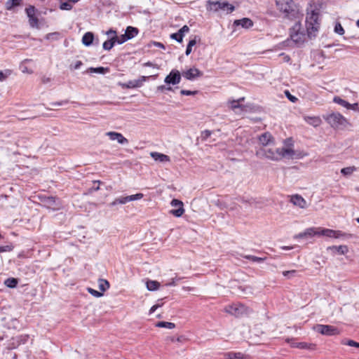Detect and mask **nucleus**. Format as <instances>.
I'll return each mask as SVG.
<instances>
[{
    "mask_svg": "<svg viewBox=\"0 0 359 359\" xmlns=\"http://www.w3.org/2000/svg\"><path fill=\"white\" fill-rule=\"evenodd\" d=\"M277 9L284 15V18L291 20H301L303 15L299 6L293 0H276Z\"/></svg>",
    "mask_w": 359,
    "mask_h": 359,
    "instance_id": "1",
    "label": "nucleus"
},
{
    "mask_svg": "<svg viewBox=\"0 0 359 359\" xmlns=\"http://www.w3.org/2000/svg\"><path fill=\"white\" fill-rule=\"evenodd\" d=\"M320 25V12L318 9L308 11L306 18V26L308 36L311 39L316 37Z\"/></svg>",
    "mask_w": 359,
    "mask_h": 359,
    "instance_id": "2",
    "label": "nucleus"
},
{
    "mask_svg": "<svg viewBox=\"0 0 359 359\" xmlns=\"http://www.w3.org/2000/svg\"><path fill=\"white\" fill-rule=\"evenodd\" d=\"M326 122L335 130H344L351 126L348 120L339 112H333L324 116Z\"/></svg>",
    "mask_w": 359,
    "mask_h": 359,
    "instance_id": "3",
    "label": "nucleus"
},
{
    "mask_svg": "<svg viewBox=\"0 0 359 359\" xmlns=\"http://www.w3.org/2000/svg\"><path fill=\"white\" fill-rule=\"evenodd\" d=\"M206 10L210 12L224 11L229 14L235 10L234 6L226 1H214L208 0L206 2Z\"/></svg>",
    "mask_w": 359,
    "mask_h": 359,
    "instance_id": "4",
    "label": "nucleus"
},
{
    "mask_svg": "<svg viewBox=\"0 0 359 359\" xmlns=\"http://www.w3.org/2000/svg\"><path fill=\"white\" fill-rule=\"evenodd\" d=\"M224 311L236 317H241L248 314L250 312V309L245 305L237 302L225 306Z\"/></svg>",
    "mask_w": 359,
    "mask_h": 359,
    "instance_id": "5",
    "label": "nucleus"
},
{
    "mask_svg": "<svg viewBox=\"0 0 359 359\" xmlns=\"http://www.w3.org/2000/svg\"><path fill=\"white\" fill-rule=\"evenodd\" d=\"M256 156L259 158H265L271 161H277L280 160L278 148L262 147L256 151Z\"/></svg>",
    "mask_w": 359,
    "mask_h": 359,
    "instance_id": "6",
    "label": "nucleus"
},
{
    "mask_svg": "<svg viewBox=\"0 0 359 359\" xmlns=\"http://www.w3.org/2000/svg\"><path fill=\"white\" fill-rule=\"evenodd\" d=\"M290 38L297 44H302L305 41L306 35L301 31L300 20H298L291 28Z\"/></svg>",
    "mask_w": 359,
    "mask_h": 359,
    "instance_id": "7",
    "label": "nucleus"
},
{
    "mask_svg": "<svg viewBox=\"0 0 359 359\" xmlns=\"http://www.w3.org/2000/svg\"><path fill=\"white\" fill-rule=\"evenodd\" d=\"M313 330L323 335L327 336H334L340 334V331L338 328L329 325L318 324L313 327Z\"/></svg>",
    "mask_w": 359,
    "mask_h": 359,
    "instance_id": "8",
    "label": "nucleus"
},
{
    "mask_svg": "<svg viewBox=\"0 0 359 359\" xmlns=\"http://www.w3.org/2000/svg\"><path fill=\"white\" fill-rule=\"evenodd\" d=\"M26 14L29 18V24L33 28H39V19L36 15L37 10L33 6H29L25 8Z\"/></svg>",
    "mask_w": 359,
    "mask_h": 359,
    "instance_id": "9",
    "label": "nucleus"
},
{
    "mask_svg": "<svg viewBox=\"0 0 359 359\" xmlns=\"http://www.w3.org/2000/svg\"><path fill=\"white\" fill-rule=\"evenodd\" d=\"M170 205H171V206L177 208V209L171 210L170 211V214H172V215H174L177 217H180L184 214V209L183 207L184 205L181 201L178 200V199H172L170 202Z\"/></svg>",
    "mask_w": 359,
    "mask_h": 359,
    "instance_id": "10",
    "label": "nucleus"
},
{
    "mask_svg": "<svg viewBox=\"0 0 359 359\" xmlns=\"http://www.w3.org/2000/svg\"><path fill=\"white\" fill-rule=\"evenodd\" d=\"M181 81V74L178 70L172 69L170 74L165 78V83L167 84L176 85Z\"/></svg>",
    "mask_w": 359,
    "mask_h": 359,
    "instance_id": "11",
    "label": "nucleus"
},
{
    "mask_svg": "<svg viewBox=\"0 0 359 359\" xmlns=\"http://www.w3.org/2000/svg\"><path fill=\"white\" fill-rule=\"evenodd\" d=\"M344 235V233L340 231H335L330 229H324L319 227V236H324L329 238H338Z\"/></svg>",
    "mask_w": 359,
    "mask_h": 359,
    "instance_id": "12",
    "label": "nucleus"
},
{
    "mask_svg": "<svg viewBox=\"0 0 359 359\" xmlns=\"http://www.w3.org/2000/svg\"><path fill=\"white\" fill-rule=\"evenodd\" d=\"M290 202L294 206L304 209L307 207L306 201L299 194H294L290 196Z\"/></svg>",
    "mask_w": 359,
    "mask_h": 359,
    "instance_id": "13",
    "label": "nucleus"
},
{
    "mask_svg": "<svg viewBox=\"0 0 359 359\" xmlns=\"http://www.w3.org/2000/svg\"><path fill=\"white\" fill-rule=\"evenodd\" d=\"M202 72L197 68L193 67L182 72V76L187 80H194L202 76Z\"/></svg>",
    "mask_w": 359,
    "mask_h": 359,
    "instance_id": "14",
    "label": "nucleus"
},
{
    "mask_svg": "<svg viewBox=\"0 0 359 359\" xmlns=\"http://www.w3.org/2000/svg\"><path fill=\"white\" fill-rule=\"evenodd\" d=\"M111 140H116L119 144H126L128 140L121 133L117 132H107L106 133Z\"/></svg>",
    "mask_w": 359,
    "mask_h": 359,
    "instance_id": "15",
    "label": "nucleus"
},
{
    "mask_svg": "<svg viewBox=\"0 0 359 359\" xmlns=\"http://www.w3.org/2000/svg\"><path fill=\"white\" fill-rule=\"evenodd\" d=\"M224 359H252L248 355H245L241 352H226L224 353Z\"/></svg>",
    "mask_w": 359,
    "mask_h": 359,
    "instance_id": "16",
    "label": "nucleus"
},
{
    "mask_svg": "<svg viewBox=\"0 0 359 359\" xmlns=\"http://www.w3.org/2000/svg\"><path fill=\"white\" fill-rule=\"evenodd\" d=\"M148 77L145 76H140L138 79L131 80L126 83V86L128 88H140L143 85V83L146 81Z\"/></svg>",
    "mask_w": 359,
    "mask_h": 359,
    "instance_id": "17",
    "label": "nucleus"
},
{
    "mask_svg": "<svg viewBox=\"0 0 359 359\" xmlns=\"http://www.w3.org/2000/svg\"><path fill=\"white\" fill-rule=\"evenodd\" d=\"M233 25L235 27L241 26L244 29H249L253 26V22L250 18H243L240 20H234Z\"/></svg>",
    "mask_w": 359,
    "mask_h": 359,
    "instance_id": "18",
    "label": "nucleus"
},
{
    "mask_svg": "<svg viewBox=\"0 0 359 359\" xmlns=\"http://www.w3.org/2000/svg\"><path fill=\"white\" fill-rule=\"evenodd\" d=\"M259 141L263 147H266L273 143V138L269 133H264L259 136Z\"/></svg>",
    "mask_w": 359,
    "mask_h": 359,
    "instance_id": "19",
    "label": "nucleus"
},
{
    "mask_svg": "<svg viewBox=\"0 0 359 359\" xmlns=\"http://www.w3.org/2000/svg\"><path fill=\"white\" fill-rule=\"evenodd\" d=\"M46 205L53 210H59L60 208V203L57 198L53 196L48 197L45 200Z\"/></svg>",
    "mask_w": 359,
    "mask_h": 359,
    "instance_id": "20",
    "label": "nucleus"
},
{
    "mask_svg": "<svg viewBox=\"0 0 359 359\" xmlns=\"http://www.w3.org/2000/svg\"><path fill=\"white\" fill-rule=\"evenodd\" d=\"M304 119L308 124L313 127H318L322 123V121L319 116H306L304 117Z\"/></svg>",
    "mask_w": 359,
    "mask_h": 359,
    "instance_id": "21",
    "label": "nucleus"
},
{
    "mask_svg": "<svg viewBox=\"0 0 359 359\" xmlns=\"http://www.w3.org/2000/svg\"><path fill=\"white\" fill-rule=\"evenodd\" d=\"M280 153V160L284 157L292 158L294 156V151L292 148L282 147L278 148Z\"/></svg>",
    "mask_w": 359,
    "mask_h": 359,
    "instance_id": "22",
    "label": "nucleus"
},
{
    "mask_svg": "<svg viewBox=\"0 0 359 359\" xmlns=\"http://www.w3.org/2000/svg\"><path fill=\"white\" fill-rule=\"evenodd\" d=\"M150 155L156 161L170 162V158L168 156L161 153L154 151L151 152Z\"/></svg>",
    "mask_w": 359,
    "mask_h": 359,
    "instance_id": "23",
    "label": "nucleus"
},
{
    "mask_svg": "<svg viewBox=\"0 0 359 359\" xmlns=\"http://www.w3.org/2000/svg\"><path fill=\"white\" fill-rule=\"evenodd\" d=\"M94 39L93 34L92 32H86L82 38V43L86 46H89L93 43Z\"/></svg>",
    "mask_w": 359,
    "mask_h": 359,
    "instance_id": "24",
    "label": "nucleus"
},
{
    "mask_svg": "<svg viewBox=\"0 0 359 359\" xmlns=\"http://www.w3.org/2000/svg\"><path fill=\"white\" fill-rule=\"evenodd\" d=\"M125 34L130 40L137 35L138 29L136 27L128 26L126 29Z\"/></svg>",
    "mask_w": 359,
    "mask_h": 359,
    "instance_id": "25",
    "label": "nucleus"
},
{
    "mask_svg": "<svg viewBox=\"0 0 359 359\" xmlns=\"http://www.w3.org/2000/svg\"><path fill=\"white\" fill-rule=\"evenodd\" d=\"M305 237H312L314 236H319V227H310L306 229L304 231Z\"/></svg>",
    "mask_w": 359,
    "mask_h": 359,
    "instance_id": "26",
    "label": "nucleus"
},
{
    "mask_svg": "<svg viewBox=\"0 0 359 359\" xmlns=\"http://www.w3.org/2000/svg\"><path fill=\"white\" fill-rule=\"evenodd\" d=\"M22 0H8L6 3V8L8 11L12 10L15 6H20Z\"/></svg>",
    "mask_w": 359,
    "mask_h": 359,
    "instance_id": "27",
    "label": "nucleus"
},
{
    "mask_svg": "<svg viewBox=\"0 0 359 359\" xmlns=\"http://www.w3.org/2000/svg\"><path fill=\"white\" fill-rule=\"evenodd\" d=\"M198 40H199V38L197 36H195L189 41L185 52L187 55H189L191 53L192 47L196 44Z\"/></svg>",
    "mask_w": 359,
    "mask_h": 359,
    "instance_id": "28",
    "label": "nucleus"
},
{
    "mask_svg": "<svg viewBox=\"0 0 359 359\" xmlns=\"http://www.w3.org/2000/svg\"><path fill=\"white\" fill-rule=\"evenodd\" d=\"M98 287L101 292H104L109 288V283L107 280L99 279Z\"/></svg>",
    "mask_w": 359,
    "mask_h": 359,
    "instance_id": "29",
    "label": "nucleus"
},
{
    "mask_svg": "<svg viewBox=\"0 0 359 359\" xmlns=\"http://www.w3.org/2000/svg\"><path fill=\"white\" fill-rule=\"evenodd\" d=\"M146 285L148 290L154 291L158 289L160 283L156 280H148Z\"/></svg>",
    "mask_w": 359,
    "mask_h": 359,
    "instance_id": "30",
    "label": "nucleus"
},
{
    "mask_svg": "<svg viewBox=\"0 0 359 359\" xmlns=\"http://www.w3.org/2000/svg\"><path fill=\"white\" fill-rule=\"evenodd\" d=\"M297 348L299 349L314 350L316 349V344L306 342H299Z\"/></svg>",
    "mask_w": 359,
    "mask_h": 359,
    "instance_id": "31",
    "label": "nucleus"
},
{
    "mask_svg": "<svg viewBox=\"0 0 359 359\" xmlns=\"http://www.w3.org/2000/svg\"><path fill=\"white\" fill-rule=\"evenodd\" d=\"M156 326L158 327H164L167 329H173L175 327V325L172 323L170 322H164L160 321L156 324Z\"/></svg>",
    "mask_w": 359,
    "mask_h": 359,
    "instance_id": "32",
    "label": "nucleus"
},
{
    "mask_svg": "<svg viewBox=\"0 0 359 359\" xmlns=\"http://www.w3.org/2000/svg\"><path fill=\"white\" fill-rule=\"evenodd\" d=\"M228 104L229 105V107L232 109V110H236L237 109H243V108L244 107L243 105L240 104H239V100H229L228 102Z\"/></svg>",
    "mask_w": 359,
    "mask_h": 359,
    "instance_id": "33",
    "label": "nucleus"
},
{
    "mask_svg": "<svg viewBox=\"0 0 359 359\" xmlns=\"http://www.w3.org/2000/svg\"><path fill=\"white\" fill-rule=\"evenodd\" d=\"M5 285H6L8 287L10 288H14L18 285V280L17 279L14 278H7L4 282Z\"/></svg>",
    "mask_w": 359,
    "mask_h": 359,
    "instance_id": "34",
    "label": "nucleus"
},
{
    "mask_svg": "<svg viewBox=\"0 0 359 359\" xmlns=\"http://www.w3.org/2000/svg\"><path fill=\"white\" fill-rule=\"evenodd\" d=\"M333 102L336 104H338L345 107L346 109H347V107L348 106V102L347 101H346L345 100H343L342 98H341L339 96L334 97Z\"/></svg>",
    "mask_w": 359,
    "mask_h": 359,
    "instance_id": "35",
    "label": "nucleus"
},
{
    "mask_svg": "<svg viewBox=\"0 0 359 359\" xmlns=\"http://www.w3.org/2000/svg\"><path fill=\"white\" fill-rule=\"evenodd\" d=\"M116 43L114 39L111 38L109 40H107L103 43V48L107 50H111L114 44Z\"/></svg>",
    "mask_w": 359,
    "mask_h": 359,
    "instance_id": "36",
    "label": "nucleus"
},
{
    "mask_svg": "<svg viewBox=\"0 0 359 359\" xmlns=\"http://www.w3.org/2000/svg\"><path fill=\"white\" fill-rule=\"evenodd\" d=\"M356 170L357 168L355 166H350L342 168L341 170V173L344 175H351L353 172Z\"/></svg>",
    "mask_w": 359,
    "mask_h": 359,
    "instance_id": "37",
    "label": "nucleus"
},
{
    "mask_svg": "<svg viewBox=\"0 0 359 359\" xmlns=\"http://www.w3.org/2000/svg\"><path fill=\"white\" fill-rule=\"evenodd\" d=\"M89 72H91V73H97V74H105L106 72H108V69L107 68H104L102 67H90L89 69Z\"/></svg>",
    "mask_w": 359,
    "mask_h": 359,
    "instance_id": "38",
    "label": "nucleus"
},
{
    "mask_svg": "<svg viewBox=\"0 0 359 359\" xmlns=\"http://www.w3.org/2000/svg\"><path fill=\"white\" fill-rule=\"evenodd\" d=\"M332 248L334 249L340 255H345L348 251L346 245L333 246Z\"/></svg>",
    "mask_w": 359,
    "mask_h": 359,
    "instance_id": "39",
    "label": "nucleus"
},
{
    "mask_svg": "<svg viewBox=\"0 0 359 359\" xmlns=\"http://www.w3.org/2000/svg\"><path fill=\"white\" fill-rule=\"evenodd\" d=\"M126 203H128V196L120 197L114 200L110 205L114 206L116 204H126Z\"/></svg>",
    "mask_w": 359,
    "mask_h": 359,
    "instance_id": "40",
    "label": "nucleus"
},
{
    "mask_svg": "<svg viewBox=\"0 0 359 359\" xmlns=\"http://www.w3.org/2000/svg\"><path fill=\"white\" fill-rule=\"evenodd\" d=\"M243 257L253 262H262L266 259V258L259 257L254 255H245Z\"/></svg>",
    "mask_w": 359,
    "mask_h": 359,
    "instance_id": "41",
    "label": "nucleus"
},
{
    "mask_svg": "<svg viewBox=\"0 0 359 359\" xmlns=\"http://www.w3.org/2000/svg\"><path fill=\"white\" fill-rule=\"evenodd\" d=\"M114 39V41L116 43H118V44H122L124 42L127 41L128 40H129L127 37V36L126 35V34H121L120 36H116Z\"/></svg>",
    "mask_w": 359,
    "mask_h": 359,
    "instance_id": "42",
    "label": "nucleus"
},
{
    "mask_svg": "<svg viewBox=\"0 0 359 359\" xmlns=\"http://www.w3.org/2000/svg\"><path fill=\"white\" fill-rule=\"evenodd\" d=\"M29 338L28 335H20L15 337L13 340L17 341V346H19L20 344H25Z\"/></svg>",
    "mask_w": 359,
    "mask_h": 359,
    "instance_id": "43",
    "label": "nucleus"
},
{
    "mask_svg": "<svg viewBox=\"0 0 359 359\" xmlns=\"http://www.w3.org/2000/svg\"><path fill=\"white\" fill-rule=\"evenodd\" d=\"M341 344H344V345L349 346H354L356 348H359V343L356 342L352 339H349V340L343 339L341 341Z\"/></svg>",
    "mask_w": 359,
    "mask_h": 359,
    "instance_id": "44",
    "label": "nucleus"
},
{
    "mask_svg": "<svg viewBox=\"0 0 359 359\" xmlns=\"http://www.w3.org/2000/svg\"><path fill=\"white\" fill-rule=\"evenodd\" d=\"M144 197V194L142 193H138L134 195L128 196V202L133 201H137L142 199Z\"/></svg>",
    "mask_w": 359,
    "mask_h": 359,
    "instance_id": "45",
    "label": "nucleus"
},
{
    "mask_svg": "<svg viewBox=\"0 0 359 359\" xmlns=\"http://www.w3.org/2000/svg\"><path fill=\"white\" fill-rule=\"evenodd\" d=\"M60 36V33L53 32V33H49V34H46V39L47 40H57L59 39Z\"/></svg>",
    "mask_w": 359,
    "mask_h": 359,
    "instance_id": "46",
    "label": "nucleus"
},
{
    "mask_svg": "<svg viewBox=\"0 0 359 359\" xmlns=\"http://www.w3.org/2000/svg\"><path fill=\"white\" fill-rule=\"evenodd\" d=\"M87 290L90 294L95 297H100L103 295L102 292L97 291L91 287H88Z\"/></svg>",
    "mask_w": 359,
    "mask_h": 359,
    "instance_id": "47",
    "label": "nucleus"
},
{
    "mask_svg": "<svg viewBox=\"0 0 359 359\" xmlns=\"http://www.w3.org/2000/svg\"><path fill=\"white\" fill-rule=\"evenodd\" d=\"M334 32L339 34L343 35L344 34V29L339 22H337L334 26Z\"/></svg>",
    "mask_w": 359,
    "mask_h": 359,
    "instance_id": "48",
    "label": "nucleus"
},
{
    "mask_svg": "<svg viewBox=\"0 0 359 359\" xmlns=\"http://www.w3.org/2000/svg\"><path fill=\"white\" fill-rule=\"evenodd\" d=\"M60 8L61 10L70 11L72 9V5L69 2H63L60 4Z\"/></svg>",
    "mask_w": 359,
    "mask_h": 359,
    "instance_id": "49",
    "label": "nucleus"
},
{
    "mask_svg": "<svg viewBox=\"0 0 359 359\" xmlns=\"http://www.w3.org/2000/svg\"><path fill=\"white\" fill-rule=\"evenodd\" d=\"M170 37L178 42H182L183 39V36H182L179 31L176 33L172 34Z\"/></svg>",
    "mask_w": 359,
    "mask_h": 359,
    "instance_id": "50",
    "label": "nucleus"
},
{
    "mask_svg": "<svg viewBox=\"0 0 359 359\" xmlns=\"http://www.w3.org/2000/svg\"><path fill=\"white\" fill-rule=\"evenodd\" d=\"M297 271L295 270L285 271L283 272V275L285 277L291 278L295 275Z\"/></svg>",
    "mask_w": 359,
    "mask_h": 359,
    "instance_id": "51",
    "label": "nucleus"
},
{
    "mask_svg": "<svg viewBox=\"0 0 359 359\" xmlns=\"http://www.w3.org/2000/svg\"><path fill=\"white\" fill-rule=\"evenodd\" d=\"M83 65L82 62L81 61H76L74 64H72L70 65V69H73V70H75V69H79L81 65Z\"/></svg>",
    "mask_w": 359,
    "mask_h": 359,
    "instance_id": "52",
    "label": "nucleus"
},
{
    "mask_svg": "<svg viewBox=\"0 0 359 359\" xmlns=\"http://www.w3.org/2000/svg\"><path fill=\"white\" fill-rule=\"evenodd\" d=\"M285 341L290 344L291 347L297 348L299 342H295L293 338H286Z\"/></svg>",
    "mask_w": 359,
    "mask_h": 359,
    "instance_id": "53",
    "label": "nucleus"
},
{
    "mask_svg": "<svg viewBox=\"0 0 359 359\" xmlns=\"http://www.w3.org/2000/svg\"><path fill=\"white\" fill-rule=\"evenodd\" d=\"M285 94L286 97H287V98H288V99H289L292 102H295L297 100V98L295 96H294V95H291L288 90H285Z\"/></svg>",
    "mask_w": 359,
    "mask_h": 359,
    "instance_id": "54",
    "label": "nucleus"
},
{
    "mask_svg": "<svg viewBox=\"0 0 359 359\" xmlns=\"http://www.w3.org/2000/svg\"><path fill=\"white\" fill-rule=\"evenodd\" d=\"M180 93L183 95H194L197 93V91H191L189 90H182Z\"/></svg>",
    "mask_w": 359,
    "mask_h": 359,
    "instance_id": "55",
    "label": "nucleus"
},
{
    "mask_svg": "<svg viewBox=\"0 0 359 359\" xmlns=\"http://www.w3.org/2000/svg\"><path fill=\"white\" fill-rule=\"evenodd\" d=\"M180 33L184 37V34L189 32V27L187 25H184L180 30Z\"/></svg>",
    "mask_w": 359,
    "mask_h": 359,
    "instance_id": "56",
    "label": "nucleus"
},
{
    "mask_svg": "<svg viewBox=\"0 0 359 359\" xmlns=\"http://www.w3.org/2000/svg\"><path fill=\"white\" fill-rule=\"evenodd\" d=\"M106 34L107 36H109L111 38H115L116 36V31L113 30V29H109L108 30L107 32H106Z\"/></svg>",
    "mask_w": 359,
    "mask_h": 359,
    "instance_id": "57",
    "label": "nucleus"
},
{
    "mask_svg": "<svg viewBox=\"0 0 359 359\" xmlns=\"http://www.w3.org/2000/svg\"><path fill=\"white\" fill-rule=\"evenodd\" d=\"M358 103L350 104L348 102V106L347 107V109H351V110H353V111H356L358 109Z\"/></svg>",
    "mask_w": 359,
    "mask_h": 359,
    "instance_id": "58",
    "label": "nucleus"
},
{
    "mask_svg": "<svg viewBox=\"0 0 359 359\" xmlns=\"http://www.w3.org/2000/svg\"><path fill=\"white\" fill-rule=\"evenodd\" d=\"M15 338H13L11 339V343L9 344L8 346V348H17L18 346H17V341L16 340H13Z\"/></svg>",
    "mask_w": 359,
    "mask_h": 359,
    "instance_id": "59",
    "label": "nucleus"
},
{
    "mask_svg": "<svg viewBox=\"0 0 359 359\" xmlns=\"http://www.w3.org/2000/svg\"><path fill=\"white\" fill-rule=\"evenodd\" d=\"M10 250H11V248L8 245L0 247V252L10 251Z\"/></svg>",
    "mask_w": 359,
    "mask_h": 359,
    "instance_id": "60",
    "label": "nucleus"
},
{
    "mask_svg": "<svg viewBox=\"0 0 359 359\" xmlns=\"http://www.w3.org/2000/svg\"><path fill=\"white\" fill-rule=\"evenodd\" d=\"M303 238H306L304 232L299 233L294 236V239H299Z\"/></svg>",
    "mask_w": 359,
    "mask_h": 359,
    "instance_id": "61",
    "label": "nucleus"
},
{
    "mask_svg": "<svg viewBox=\"0 0 359 359\" xmlns=\"http://www.w3.org/2000/svg\"><path fill=\"white\" fill-rule=\"evenodd\" d=\"M160 306L159 304H155L154 305L151 309H150V311H149V313H154L158 307Z\"/></svg>",
    "mask_w": 359,
    "mask_h": 359,
    "instance_id": "62",
    "label": "nucleus"
},
{
    "mask_svg": "<svg viewBox=\"0 0 359 359\" xmlns=\"http://www.w3.org/2000/svg\"><path fill=\"white\" fill-rule=\"evenodd\" d=\"M203 134L205 135L204 137L208 138V137L210 136L211 132L210 130H205Z\"/></svg>",
    "mask_w": 359,
    "mask_h": 359,
    "instance_id": "63",
    "label": "nucleus"
},
{
    "mask_svg": "<svg viewBox=\"0 0 359 359\" xmlns=\"http://www.w3.org/2000/svg\"><path fill=\"white\" fill-rule=\"evenodd\" d=\"M6 79V76L2 71L0 70V81H4Z\"/></svg>",
    "mask_w": 359,
    "mask_h": 359,
    "instance_id": "64",
    "label": "nucleus"
}]
</instances>
